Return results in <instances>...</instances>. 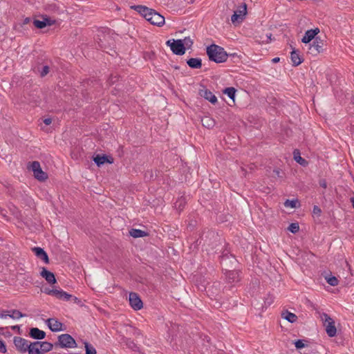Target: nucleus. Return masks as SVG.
Returning a JSON list of instances; mask_svg holds the SVG:
<instances>
[{
  "label": "nucleus",
  "mask_w": 354,
  "mask_h": 354,
  "mask_svg": "<svg viewBox=\"0 0 354 354\" xmlns=\"http://www.w3.org/2000/svg\"><path fill=\"white\" fill-rule=\"evenodd\" d=\"M319 32V29L318 28H314V29H310L308 30L305 34L303 38L301 39V42L304 44H308L310 41L313 39H315L316 35Z\"/></svg>",
  "instance_id": "obj_11"
},
{
  "label": "nucleus",
  "mask_w": 354,
  "mask_h": 354,
  "mask_svg": "<svg viewBox=\"0 0 354 354\" xmlns=\"http://www.w3.org/2000/svg\"><path fill=\"white\" fill-rule=\"evenodd\" d=\"M55 24V20H53L50 18L46 17L42 21L38 19H34L33 24L34 26L39 29H42L47 26H51Z\"/></svg>",
  "instance_id": "obj_15"
},
{
  "label": "nucleus",
  "mask_w": 354,
  "mask_h": 354,
  "mask_svg": "<svg viewBox=\"0 0 354 354\" xmlns=\"http://www.w3.org/2000/svg\"><path fill=\"white\" fill-rule=\"evenodd\" d=\"M32 250L37 258L41 259L46 263H49L48 256L43 248L39 247H35Z\"/></svg>",
  "instance_id": "obj_17"
},
{
  "label": "nucleus",
  "mask_w": 354,
  "mask_h": 354,
  "mask_svg": "<svg viewBox=\"0 0 354 354\" xmlns=\"http://www.w3.org/2000/svg\"><path fill=\"white\" fill-rule=\"evenodd\" d=\"M319 185L323 187V188H326L327 187V183H326V181L325 180H319Z\"/></svg>",
  "instance_id": "obj_46"
},
{
  "label": "nucleus",
  "mask_w": 354,
  "mask_h": 354,
  "mask_svg": "<svg viewBox=\"0 0 354 354\" xmlns=\"http://www.w3.org/2000/svg\"><path fill=\"white\" fill-rule=\"evenodd\" d=\"M225 275L228 283H236L240 280V274L238 270H227Z\"/></svg>",
  "instance_id": "obj_14"
},
{
  "label": "nucleus",
  "mask_w": 354,
  "mask_h": 354,
  "mask_svg": "<svg viewBox=\"0 0 354 354\" xmlns=\"http://www.w3.org/2000/svg\"><path fill=\"white\" fill-rule=\"evenodd\" d=\"M29 335L32 339L40 340L46 337V333L38 328H31L29 331Z\"/></svg>",
  "instance_id": "obj_16"
},
{
  "label": "nucleus",
  "mask_w": 354,
  "mask_h": 354,
  "mask_svg": "<svg viewBox=\"0 0 354 354\" xmlns=\"http://www.w3.org/2000/svg\"><path fill=\"white\" fill-rule=\"evenodd\" d=\"M284 206L286 207L297 208L299 206V202L297 199L289 200L287 199L284 202Z\"/></svg>",
  "instance_id": "obj_31"
},
{
  "label": "nucleus",
  "mask_w": 354,
  "mask_h": 354,
  "mask_svg": "<svg viewBox=\"0 0 354 354\" xmlns=\"http://www.w3.org/2000/svg\"><path fill=\"white\" fill-rule=\"evenodd\" d=\"M8 311H3L2 313H0V317L1 318H6V317H8L9 315L8 314H6V313H7Z\"/></svg>",
  "instance_id": "obj_51"
},
{
  "label": "nucleus",
  "mask_w": 354,
  "mask_h": 354,
  "mask_svg": "<svg viewBox=\"0 0 354 354\" xmlns=\"http://www.w3.org/2000/svg\"><path fill=\"white\" fill-rule=\"evenodd\" d=\"M98 46L99 47H100L101 48H106V46L105 44H104L103 41H102V39H100V41L98 42Z\"/></svg>",
  "instance_id": "obj_48"
},
{
  "label": "nucleus",
  "mask_w": 354,
  "mask_h": 354,
  "mask_svg": "<svg viewBox=\"0 0 354 354\" xmlns=\"http://www.w3.org/2000/svg\"><path fill=\"white\" fill-rule=\"evenodd\" d=\"M106 160H107L106 155H99L98 154L93 158V161L98 167H100L101 165L106 163Z\"/></svg>",
  "instance_id": "obj_28"
},
{
  "label": "nucleus",
  "mask_w": 354,
  "mask_h": 354,
  "mask_svg": "<svg viewBox=\"0 0 354 354\" xmlns=\"http://www.w3.org/2000/svg\"><path fill=\"white\" fill-rule=\"evenodd\" d=\"M129 301L130 306L134 310H138L142 308L143 303L138 293L131 292L129 295Z\"/></svg>",
  "instance_id": "obj_7"
},
{
  "label": "nucleus",
  "mask_w": 354,
  "mask_h": 354,
  "mask_svg": "<svg viewBox=\"0 0 354 354\" xmlns=\"http://www.w3.org/2000/svg\"><path fill=\"white\" fill-rule=\"evenodd\" d=\"M350 201H351V203H352L353 207L354 208V198L353 197L351 198Z\"/></svg>",
  "instance_id": "obj_55"
},
{
  "label": "nucleus",
  "mask_w": 354,
  "mask_h": 354,
  "mask_svg": "<svg viewBox=\"0 0 354 354\" xmlns=\"http://www.w3.org/2000/svg\"><path fill=\"white\" fill-rule=\"evenodd\" d=\"M154 10L150 8L149 12H147V14L145 16V19L149 22L150 17H152V13L154 12Z\"/></svg>",
  "instance_id": "obj_44"
},
{
  "label": "nucleus",
  "mask_w": 354,
  "mask_h": 354,
  "mask_svg": "<svg viewBox=\"0 0 354 354\" xmlns=\"http://www.w3.org/2000/svg\"><path fill=\"white\" fill-rule=\"evenodd\" d=\"M166 44L175 55H183L185 53L186 48L182 39H169L167 41Z\"/></svg>",
  "instance_id": "obj_3"
},
{
  "label": "nucleus",
  "mask_w": 354,
  "mask_h": 354,
  "mask_svg": "<svg viewBox=\"0 0 354 354\" xmlns=\"http://www.w3.org/2000/svg\"><path fill=\"white\" fill-rule=\"evenodd\" d=\"M39 347V341L30 342L28 354H43Z\"/></svg>",
  "instance_id": "obj_21"
},
{
  "label": "nucleus",
  "mask_w": 354,
  "mask_h": 354,
  "mask_svg": "<svg viewBox=\"0 0 354 354\" xmlns=\"http://www.w3.org/2000/svg\"><path fill=\"white\" fill-rule=\"evenodd\" d=\"M44 122L46 125H50L52 123V119L50 118H45Z\"/></svg>",
  "instance_id": "obj_47"
},
{
  "label": "nucleus",
  "mask_w": 354,
  "mask_h": 354,
  "mask_svg": "<svg viewBox=\"0 0 354 354\" xmlns=\"http://www.w3.org/2000/svg\"><path fill=\"white\" fill-rule=\"evenodd\" d=\"M41 292L48 295H53L55 297L56 289H51L48 287H44L41 289Z\"/></svg>",
  "instance_id": "obj_37"
},
{
  "label": "nucleus",
  "mask_w": 354,
  "mask_h": 354,
  "mask_svg": "<svg viewBox=\"0 0 354 354\" xmlns=\"http://www.w3.org/2000/svg\"><path fill=\"white\" fill-rule=\"evenodd\" d=\"M230 56V57H236V58H239V57L237 56V55L236 53H232V54H228V57Z\"/></svg>",
  "instance_id": "obj_54"
},
{
  "label": "nucleus",
  "mask_w": 354,
  "mask_h": 354,
  "mask_svg": "<svg viewBox=\"0 0 354 354\" xmlns=\"http://www.w3.org/2000/svg\"><path fill=\"white\" fill-rule=\"evenodd\" d=\"M37 71L39 73V75L41 77H45L50 71L49 66L46 65L42 67V68L40 70L39 67H37Z\"/></svg>",
  "instance_id": "obj_35"
},
{
  "label": "nucleus",
  "mask_w": 354,
  "mask_h": 354,
  "mask_svg": "<svg viewBox=\"0 0 354 354\" xmlns=\"http://www.w3.org/2000/svg\"><path fill=\"white\" fill-rule=\"evenodd\" d=\"M201 123L204 127L209 129H212L216 124L215 120L208 115H205L201 118Z\"/></svg>",
  "instance_id": "obj_19"
},
{
  "label": "nucleus",
  "mask_w": 354,
  "mask_h": 354,
  "mask_svg": "<svg viewBox=\"0 0 354 354\" xmlns=\"http://www.w3.org/2000/svg\"><path fill=\"white\" fill-rule=\"evenodd\" d=\"M74 300H75V302L79 301L78 298H77V297H74Z\"/></svg>",
  "instance_id": "obj_57"
},
{
  "label": "nucleus",
  "mask_w": 354,
  "mask_h": 354,
  "mask_svg": "<svg viewBox=\"0 0 354 354\" xmlns=\"http://www.w3.org/2000/svg\"><path fill=\"white\" fill-rule=\"evenodd\" d=\"M280 61V58L279 57H274L272 59V63H277Z\"/></svg>",
  "instance_id": "obj_53"
},
{
  "label": "nucleus",
  "mask_w": 354,
  "mask_h": 354,
  "mask_svg": "<svg viewBox=\"0 0 354 354\" xmlns=\"http://www.w3.org/2000/svg\"><path fill=\"white\" fill-rule=\"evenodd\" d=\"M30 169L33 172L34 177L39 181L44 182L48 178V174L42 171L40 163L38 161H33Z\"/></svg>",
  "instance_id": "obj_5"
},
{
  "label": "nucleus",
  "mask_w": 354,
  "mask_h": 354,
  "mask_svg": "<svg viewBox=\"0 0 354 354\" xmlns=\"http://www.w3.org/2000/svg\"><path fill=\"white\" fill-rule=\"evenodd\" d=\"M236 90L234 87H227L223 91V93L226 94L230 99L234 100Z\"/></svg>",
  "instance_id": "obj_30"
},
{
  "label": "nucleus",
  "mask_w": 354,
  "mask_h": 354,
  "mask_svg": "<svg viewBox=\"0 0 354 354\" xmlns=\"http://www.w3.org/2000/svg\"><path fill=\"white\" fill-rule=\"evenodd\" d=\"M118 80L117 75H111L109 79L110 84H114Z\"/></svg>",
  "instance_id": "obj_45"
},
{
  "label": "nucleus",
  "mask_w": 354,
  "mask_h": 354,
  "mask_svg": "<svg viewBox=\"0 0 354 354\" xmlns=\"http://www.w3.org/2000/svg\"><path fill=\"white\" fill-rule=\"evenodd\" d=\"M281 317L290 323H294L297 319V316L295 314L288 310L283 311L281 313Z\"/></svg>",
  "instance_id": "obj_24"
},
{
  "label": "nucleus",
  "mask_w": 354,
  "mask_h": 354,
  "mask_svg": "<svg viewBox=\"0 0 354 354\" xmlns=\"http://www.w3.org/2000/svg\"><path fill=\"white\" fill-rule=\"evenodd\" d=\"M313 212L315 215L320 216L322 210L318 206L314 205Z\"/></svg>",
  "instance_id": "obj_43"
},
{
  "label": "nucleus",
  "mask_w": 354,
  "mask_h": 354,
  "mask_svg": "<svg viewBox=\"0 0 354 354\" xmlns=\"http://www.w3.org/2000/svg\"><path fill=\"white\" fill-rule=\"evenodd\" d=\"M7 351L6 346L5 342L0 339V353H6Z\"/></svg>",
  "instance_id": "obj_42"
},
{
  "label": "nucleus",
  "mask_w": 354,
  "mask_h": 354,
  "mask_svg": "<svg viewBox=\"0 0 354 354\" xmlns=\"http://www.w3.org/2000/svg\"><path fill=\"white\" fill-rule=\"evenodd\" d=\"M48 328L53 332L62 331L64 329L62 328L63 324L54 318H49L46 321Z\"/></svg>",
  "instance_id": "obj_10"
},
{
  "label": "nucleus",
  "mask_w": 354,
  "mask_h": 354,
  "mask_svg": "<svg viewBox=\"0 0 354 354\" xmlns=\"http://www.w3.org/2000/svg\"><path fill=\"white\" fill-rule=\"evenodd\" d=\"M273 173L277 176V177H281L280 174L281 171L279 169H275L273 170Z\"/></svg>",
  "instance_id": "obj_49"
},
{
  "label": "nucleus",
  "mask_w": 354,
  "mask_h": 354,
  "mask_svg": "<svg viewBox=\"0 0 354 354\" xmlns=\"http://www.w3.org/2000/svg\"><path fill=\"white\" fill-rule=\"evenodd\" d=\"M294 344L297 349H301L306 346L304 344V340L303 339H297L294 342Z\"/></svg>",
  "instance_id": "obj_40"
},
{
  "label": "nucleus",
  "mask_w": 354,
  "mask_h": 354,
  "mask_svg": "<svg viewBox=\"0 0 354 354\" xmlns=\"http://www.w3.org/2000/svg\"><path fill=\"white\" fill-rule=\"evenodd\" d=\"M30 21V18L26 17V19H24L23 24L24 25L28 24Z\"/></svg>",
  "instance_id": "obj_52"
},
{
  "label": "nucleus",
  "mask_w": 354,
  "mask_h": 354,
  "mask_svg": "<svg viewBox=\"0 0 354 354\" xmlns=\"http://www.w3.org/2000/svg\"><path fill=\"white\" fill-rule=\"evenodd\" d=\"M106 163L112 164L113 162V158L111 156H107Z\"/></svg>",
  "instance_id": "obj_50"
},
{
  "label": "nucleus",
  "mask_w": 354,
  "mask_h": 354,
  "mask_svg": "<svg viewBox=\"0 0 354 354\" xmlns=\"http://www.w3.org/2000/svg\"><path fill=\"white\" fill-rule=\"evenodd\" d=\"M198 93L201 97H204L213 104H215L217 102V97L215 95L205 86H203V88L199 90Z\"/></svg>",
  "instance_id": "obj_9"
},
{
  "label": "nucleus",
  "mask_w": 354,
  "mask_h": 354,
  "mask_svg": "<svg viewBox=\"0 0 354 354\" xmlns=\"http://www.w3.org/2000/svg\"><path fill=\"white\" fill-rule=\"evenodd\" d=\"M129 234L133 238H141L148 236V233L147 232L134 228L129 231Z\"/></svg>",
  "instance_id": "obj_25"
},
{
  "label": "nucleus",
  "mask_w": 354,
  "mask_h": 354,
  "mask_svg": "<svg viewBox=\"0 0 354 354\" xmlns=\"http://www.w3.org/2000/svg\"><path fill=\"white\" fill-rule=\"evenodd\" d=\"M206 53L210 61L218 64L226 62L228 57V54L224 48L214 44L207 47Z\"/></svg>",
  "instance_id": "obj_1"
},
{
  "label": "nucleus",
  "mask_w": 354,
  "mask_h": 354,
  "mask_svg": "<svg viewBox=\"0 0 354 354\" xmlns=\"http://www.w3.org/2000/svg\"><path fill=\"white\" fill-rule=\"evenodd\" d=\"M25 316H26L25 314H23L21 312H20L18 310H12V314L8 315V317H10V318H12V319H19V318L24 317Z\"/></svg>",
  "instance_id": "obj_33"
},
{
  "label": "nucleus",
  "mask_w": 354,
  "mask_h": 354,
  "mask_svg": "<svg viewBox=\"0 0 354 354\" xmlns=\"http://www.w3.org/2000/svg\"><path fill=\"white\" fill-rule=\"evenodd\" d=\"M40 351L43 353V354L51 351L53 349V345L48 342H39Z\"/></svg>",
  "instance_id": "obj_27"
},
{
  "label": "nucleus",
  "mask_w": 354,
  "mask_h": 354,
  "mask_svg": "<svg viewBox=\"0 0 354 354\" xmlns=\"http://www.w3.org/2000/svg\"><path fill=\"white\" fill-rule=\"evenodd\" d=\"M130 8H131V9H133V10L137 11L144 18H145V16L147 14L148 12H149V10H150L149 8L145 6H142V5L131 6Z\"/></svg>",
  "instance_id": "obj_23"
},
{
  "label": "nucleus",
  "mask_w": 354,
  "mask_h": 354,
  "mask_svg": "<svg viewBox=\"0 0 354 354\" xmlns=\"http://www.w3.org/2000/svg\"><path fill=\"white\" fill-rule=\"evenodd\" d=\"M149 22L157 26H162L165 24V17L156 10L152 13Z\"/></svg>",
  "instance_id": "obj_12"
},
{
  "label": "nucleus",
  "mask_w": 354,
  "mask_h": 354,
  "mask_svg": "<svg viewBox=\"0 0 354 354\" xmlns=\"http://www.w3.org/2000/svg\"><path fill=\"white\" fill-rule=\"evenodd\" d=\"M12 328L13 330H15V329H17V328H19V327L18 326H14L12 327Z\"/></svg>",
  "instance_id": "obj_56"
},
{
  "label": "nucleus",
  "mask_w": 354,
  "mask_h": 354,
  "mask_svg": "<svg viewBox=\"0 0 354 354\" xmlns=\"http://www.w3.org/2000/svg\"><path fill=\"white\" fill-rule=\"evenodd\" d=\"M308 53L314 56H316L321 52L318 50L317 48H315L314 46H313L311 44H310Z\"/></svg>",
  "instance_id": "obj_41"
},
{
  "label": "nucleus",
  "mask_w": 354,
  "mask_h": 354,
  "mask_svg": "<svg viewBox=\"0 0 354 354\" xmlns=\"http://www.w3.org/2000/svg\"><path fill=\"white\" fill-rule=\"evenodd\" d=\"M246 14L247 6L245 3H243V5L237 10L234 11V14L232 15V22L235 24L236 22L241 21Z\"/></svg>",
  "instance_id": "obj_8"
},
{
  "label": "nucleus",
  "mask_w": 354,
  "mask_h": 354,
  "mask_svg": "<svg viewBox=\"0 0 354 354\" xmlns=\"http://www.w3.org/2000/svg\"><path fill=\"white\" fill-rule=\"evenodd\" d=\"M182 40L185 44V47L187 48H191V46L193 45L194 41L189 37H185L184 39Z\"/></svg>",
  "instance_id": "obj_38"
},
{
  "label": "nucleus",
  "mask_w": 354,
  "mask_h": 354,
  "mask_svg": "<svg viewBox=\"0 0 354 354\" xmlns=\"http://www.w3.org/2000/svg\"><path fill=\"white\" fill-rule=\"evenodd\" d=\"M58 344L62 348H75L77 343L74 338L69 334H62L58 337Z\"/></svg>",
  "instance_id": "obj_4"
},
{
  "label": "nucleus",
  "mask_w": 354,
  "mask_h": 354,
  "mask_svg": "<svg viewBox=\"0 0 354 354\" xmlns=\"http://www.w3.org/2000/svg\"><path fill=\"white\" fill-rule=\"evenodd\" d=\"M311 45L320 52L322 53L324 51V41L322 39L319 37H315Z\"/></svg>",
  "instance_id": "obj_26"
},
{
  "label": "nucleus",
  "mask_w": 354,
  "mask_h": 354,
  "mask_svg": "<svg viewBox=\"0 0 354 354\" xmlns=\"http://www.w3.org/2000/svg\"><path fill=\"white\" fill-rule=\"evenodd\" d=\"M41 276L46 279V281L50 284H54L57 283V280L55 274L48 270L45 268H42V270L40 272Z\"/></svg>",
  "instance_id": "obj_13"
},
{
  "label": "nucleus",
  "mask_w": 354,
  "mask_h": 354,
  "mask_svg": "<svg viewBox=\"0 0 354 354\" xmlns=\"http://www.w3.org/2000/svg\"><path fill=\"white\" fill-rule=\"evenodd\" d=\"M55 297L57 299H62L64 301H68L73 296L62 290H57L55 292Z\"/></svg>",
  "instance_id": "obj_22"
},
{
  "label": "nucleus",
  "mask_w": 354,
  "mask_h": 354,
  "mask_svg": "<svg viewBox=\"0 0 354 354\" xmlns=\"http://www.w3.org/2000/svg\"><path fill=\"white\" fill-rule=\"evenodd\" d=\"M187 64L191 68L198 69L202 66V60L200 58H190L187 60Z\"/></svg>",
  "instance_id": "obj_20"
},
{
  "label": "nucleus",
  "mask_w": 354,
  "mask_h": 354,
  "mask_svg": "<svg viewBox=\"0 0 354 354\" xmlns=\"http://www.w3.org/2000/svg\"><path fill=\"white\" fill-rule=\"evenodd\" d=\"M321 319L323 322V325L326 328L327 335L330 337H335L337 333V329L334 320L327 313H323L321 315Z\"/></svg>",
  "instance_id": "obj_2"
},
{
  "label": "nucleus",
  "mask_w": 354,
  "mask_h": 354,
  "mask_svg": "<svg viewBox=\"0 0 354 354\" xmlns=\"http://www.w3.org/2000/svg\"><path fill=\"white\" fill-rule=\"evenodd\" d=\"M293 154L294 159L296 160L297 162L299 163L301 165L303 166L306 165V160L300 156V153L298 150H295Z\"/></svg>",
  "instance_id": "obj_32"
},
{
  "label": "nucleus",
  "mask_w": 354,
  "mask_h": 354,
  "mask_svg": "<svg viewBox=\"0 0 354 354\" xmlns=\"http://www.w3.org/2000/svg\"><path fill=\"white\" fill-rule=\"evenodd\" d=\"M84 345L86 354H96L97 351L95 347L86 341H83Z\"/></svg>",
  "instance_id": "obj_29"
},
{
  "label": "nucleus",
  "mask_w": 354,
  "mask_h": 354,
  "mask_svg": "<svg viewBox=\"0 0 354 354\" xmlns=\"http://www.w3.org/2000/svg\"><path fill=\"white\" fill-rule=\"evenodd\" d=\"M290 59L294 66H297L303 62V59L300 57L299 51L295 49L291 52Z\"/></svg>",
  "instance_id": "obj_18"
},
{
  "label": "nucleus",
  "mask_w": 354,
  "mask_h": 354,
  "mask_svg": "<svg viewBox=\"0 0 354 354\" xmlns=\"http://www.w3.org/2000/svg\"><path fill=\"white\" fill-rule=\"evenodd\" d=\"M326 281L328 284L332 286H335L338 284V279L335 277H329L326 279Z\"/></svg>",
  "instance_id": "obj_36"
},
{
  "label": "nucleus",
  "mask_w": 354,
  "mask_h": 354,
  "mask_svg": "<svg viewBox=\"0 0 354 354\" xmlns=\"http://www.w3.org/2000/svg\"><path fill=\"white\" fill-rule=\"evenodd\" d=\"M288 230L292 234H296L299 230V225L298 223H292L288 227Z\"/></svg>",
  "instance_id": "obj_34"
},
{
  "label": "nucleus",
  "mask_w": 354,
  "mask_h": 354,
  "mask_svg": "<svg viewBox=\"0 0 354 354\" xmlns=\"http://www.w3.org/2000/svg\"><path fill=\"white\" fill-rule=\"evenodd\" d=\"M175 207L176 209H178L179 210H182L183 208H184V206H185V201H184V199L183 198H180V199H178L176 203H175Z\"/></svg>",
  "instance_id": "obj_39"
},
{
  "label": "nucleus",
  "mask_w": 354,
  "mask_h": 354,
  "mask_svg": "<svg viewBox=\"0 0 354 354\" xmlns=\"http://www.w3.org/2000/svg\"><path fill=\"white\" fill-rule=\"evenodd\" d=\"M13 343L18 352L24 353L28 352L29 350V342L26 339L21 337H14Z\"/></svg>",
  "instance_id": "obj_6"
}]
</instances>
